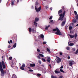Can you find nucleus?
<instances>
[{"label":"nucleus","mask_w":78,"mask_h":78,"mask_svg":"<svg viewBox=\"0 0 78 78\" xmlns=\"http://www.w3.org/2000/svg\"><path fill=\"white\" fill-rule=\"evenodd\" d=\"M55 60L56 61H57V63H59V62H61V59L60 58H56L55 59Z\"/></svg>","instance_id":"nucleus-7"},{"label":"nucleus","mask_w":78,"mask_h":78,"mask_svg":"<svg viewBox=\"0 0 78 78\" xmlns=\"http://www.w3.org/2000/svg\"><path fill=\"white\" fill-rule=\"evenodd\" d=\"M64 20V21H63L61 24V27H63V26H64V25H65V23H66V19H65Z\"/></svg>","instance_id":"nucleus-6"},{"label":"nucleus","mask_w":78,"mask_h":78,"mask_svg":"<svg viewBox=\"0 0 78 78\" xmlns=\"http://www.w3.org/2000/svg\"><path fill=\"white\" fill-rule=\"evenodd\" d=\"M53 31H57L56 33H55L57 35H59V36H60V35H62V34L61 32H60V30H59L58 27H56L55 29H53Z\"/></svg>","instance_id":"nucleus-3"},{"label":"nucleus","mask_w":78,"mask_h":78,"mask_svg":"<svg viewBox=\"0 0 78 78\" xmlns=\"http://www.w3.org/2000/svg\"><path fill=\"white\" fill-rule=\"evenodd\" d=\"M53 22V20H51L50 21V22L49 23H52Z\"/></svg>","instance_id":"nucleus-36"},{"label":"nucleus","mask_w":78,"mask_h":78,"mask_svg":"<svg viewBox=\"0 0 78 78\" xmlns=\"http://www.w3.org/2000/svg\"><path fill=\"white\" fill-rule=\"evenodd\" d=\"M45 7L46 8V9H48V7H47V6H46Z\"/></svg>","instance_id":"nucleus-57"},{"label":"nucleus","mask_w":78,"mask_h":78,"mask_svg":"<svg viewBox=\"0 0 78 78\" xmlns=\"http://www.w3.org/2000/svg\"><path fill=\"white\" fill-rule=\"evenodd\" d=\"M22 67H25V64H23L22 65Z\"/></svg>","instance_id":"nucleus-38"},{"label":"nucleus","mask_w":78,"mask_h":78,"mask_svg":"<svg viewBox=\"0 0 78 78\" xmlns=\"http://www.w3.org/2000/svg\"><path fill=\"white\" fill-rule=\"evenodd\" d=\"M73 62V61H71L69 62V66H72L73 65V62Z\"/></svg>","instance_id":"nucleus-9"},{"label":"nucleus","mask_w":78,"mask_h":78,"mask_svg":"<svg viewBox=\"0 0 78 78\" xmlns=\"http://www.w3.org/2000/svg\"><path fill=\"white\" fill-rule=\"evenodd\" d=\"M51 78H57V77L56 76H53V75L51 76Z\"/></svg>","instance_id":"nucleus-21"},{"label":"nucleus","mask_w":78,"mask_h":78,"mask_svg":"<svg viewBox=\"0 0 78 78\" xmlns=\"http://www.w3.org/2000/svg\"><path fill=\"white\" fill-rule=\"evenodd\" d=\"M69 36H70V38L71 39H73L74 37L75 38V39H76V37H77V34L76 33L74 35H71L70 34H69Z\"/></svg>","instance_id":"nucleus-4"},{"label":"nucleus","mask_w":78,"mask_h":78,"mask_svg":"<svg viewBox=\"0 0 78 78\" xmlns=\"http://www.w3.org/2000/svg\"><path fill=\"white\" fill-rule=\"evenodd\" d=\"M38 62L39 63V64H41L42 63V62H41V61L39 60L38 61Z\"/></svg>","instance_id":"nucleus-46"},{"label":"nucleus","mask_w":78,"mask_h":78,"mask_svg":"<svg viewBox=\"0 0 78 78\" xmlns=\"http://www.w3.org/2000/svg\"><path fill=\"white\" fill-rule=\"evenodd\" d=\"M68 59H70V56H69L68 57Z\"/></svg>","instance_id":"nucleus-56"},{"label":"nucleus","mask_w":78,"mask_h":78,"mask_svg":"<svg viewBox=\"0 0 78 78\" xmlns=\"http://www.w3.org/2000/svg\"><path fill=\"white\" fill-rule=\"evenodd\" d=\"M42 59L43 62H45V59L44 58H42Z\"/></svg>","instance_id":"nucleus-31"},{"label":"nucleus","mask_w":78,"mask_h":78,"mask_svg":"<svg viewBox=\"0 0 78 78\" xmlns=\"http://www.w3.org/2000/svg\"><path fill=\"white\" fill-rule=\"evenodd\" d=\"M20 69L21 70H25V68H24V67H22V66H21L20 68Z\"/></svg>","instance_id":"nucleus-24"},{"label":"nucleus","mask_w":78,"mask_h":78,"mask_svg":"<svg viewBox=\"0 0 78 78\" xmlns=\"http://www.w3.org/2000/svg\"><path fill=\"white\" fill-rule=\"evenodd\" d=\"M35 9L37 12H39L41 11V7L40 6L38 9H37L36 7V6H35Z\"/></svg>","instance_id":"nucleus-5"},{"label":"nucleus","mask_w":78,"mask_h":78,"mask_svg":"<svg viewBox=\"0 0 78 78\" xmlns=\"http://www.w3.org/2000/svg\"><path fill=\"white\" fill-rule=\"evenodd\" d=\"M40 37L41 38H42V39H43L44 37V35L43 34H41Z\"/></svg>","instance_id":"nucleus-22"},{"label":"nucleus","mask_w":78,"mask_h":78,"mask_svg":"<svg viewBox=\"0 0 78 78\" xmlns=\"http://www.w3.org/2000/svg\"><path fill=\"white\" fill-rule=\"evenodd\" d=\"M39 19L37 17H36L35 18V22H38L39 21Z\"/></svg>","instance_id":"nucleus-11"},{"label":"nucleus","mask_w":78,"mask_h":78,"mask_svg":"<svg viewBox=\"0 0 78 78\" xmlns=\"http://www.w3.org/2000/svg\"><path fill=\"white\" fill-rule=\"evenodd\" d=\"M60 71L61 72H62V73H64V71H63V70H62V69H60Z\"/></svg>","instance_id":"nucleus-25"},{"label":"nucleus","mask_w":78,"mask_h":78,"mask_svg":"<svg viewBox=\"0 0 78 78\" xmlns=\"http://www.w3.org/2000/svg\"><path fill=\"white\" fill-rule=\"evenodd\" d=\"M46 27L45 28V30H48L49 27H50V25H49L48 26V27H47V26H46Z\"/></svg>","instance_id":"nucleus-16"},{"label":"nucleus","mask_w":78,"mask_h":78,"mask_svg":"<svg viewBox=\"0 0 78 78\" xmlns=\"http://www.w3.org/2000/svg\"><path fill=\"white\" fill-rule=\"evenodd\" d=\"M13 41H16V37H14V39L13 40Z\"/></svg>","instance_id":"nucleus-34"},{"label":"nucleus","mask_w":78,"mask_h":78,"mask_svg":"<svg viewBox=\"0 0 78 78\" xmlns=\"http://www.w3.org/2000/svg\"><path fill=\"white\" fill-rule=\"evenodd\" d=\"M10 41L11 44H12V40H10Z\"/></svg>","instance_id":"nucleus-48"},{"label":"nucleus","mask_w":78,"mask_h":78,"mask_svg":"<svg viewBox=\"0 0 78 78\" xmlns=\"http://www.w3.org/2000/svg\"><path fill=\"white\" fill-rule=\"evenodd\" d=\"M56 58H57V59L58 58H59V57H58V56H56Z\"/></svg>","instance_id":"nucleus-63"},{"label":"nucleus","mask_w":78,"mask_h":78,"mask_svg":"<svg viewBox=\"0 0 78 78\" xmlns=\"http://www.w3.org/2000/svg\"><path fill=\"white\" fill-rule=\"evenodd\" d=\"M32 31L33 32V33H36V32H35V30L34 29H32Z\"/></svg>","instance_id":"nucleus-18"},{"label":"nucleus","mask_w":78,"mask_h":78,"mask_svg":"<svg viewBox=\"0 0 78 78\" xmlns=\"http://www.w3.org/2000/svg\"><path fill=\"white\" fill-rule=\"evenodd\" d=\"M29 71L30 72H33V70H32V69H30L29 70Z\"/></svg>","instance_id":"nucleus-47"},{"label":"nucleus","mask_w":78,"mask_h":78,"mask_svg":"<svg viewBox=\"0 0 78 78\" xmlns=\"http://www.w3.org/2000/svg\"><path fill=\"white\" fill-rule=\"evenodd\" d=\"M41 66H42V67H44V65H41Z\"/></svg>","instance_id":"nucleus-61"},{"label":"nucleus","mask_w":78,"mask_h":78,"mask_svg":"<svg viewBox=\"0 0 78 78\" xmlns=\"http://www.w3.org/2000/svg\"><path fill=\"white\" fill-rule=\"evenodd\" d=\"M69 30H71L73 29V27L72 26H69Z\"/></svg>","instance_id":"nucleus-17"},{"label":"nucleus","mask_w":78,"mask_h":78,"mask_svg":"<svg viewBox=\"0 0 78 78\" xmlns=\"http://www.w3.org/2000/svg\"><path fill=\"white\" fill-rule=\"evenodd\" d=\"M32 22L34 23V22H35V20H33L32 21Z\"/></svg>","instance_id":"nucleus-52"},{"label":"nucleus","mask_w":78,"mask_h":78,"mask_svg":"<svg viewBox=\"0 0 78 78\" xmlns=\"http://www.w3.org/2000/svg\"><path fill=\"white\" fill-rule=\"evenodd\" d=\"M47 50L48 52H49V53H50L51 52L50 51V49L48 48H47Z\"/></svg>","instance_id":"nucleus-23"},{"label":"nucleus","mask_w":78,"mask_h":78,"mask_svg":"<svg viewBox=\"0 0 78 78\" xmlns=\"http://www.w3.org/2000/svg\"><path fill=\"white\" fill-rule=\"evenodd\" d=\"M11 5H14V1H12L11 2Z\"/></svg>","instance_id":"nucleus-27"},{"label":"nucleus","mask_w":78,"mask_h":78,"mask_svg":"<svg viewBox=\"0 0 78 78\" xmlns=\"http://www.w3.org/2000/svg\"><path fill=\"white\" fill-rule=\"evenodd\" d=\"M46 43H47V42L45 41L43 42V44H46Z\"/></svg>","instance_id":"nucleus-41"},{"label":"nucleus","mask_w":78,"mask_h":78,"mask_svg":"<svg viewBox=\"0 0 78 78\" xmlns=\"http://www.w3.org/2000/svg\"><path fill=\"white\" fill-rule=\"evenodd\" d=\"M60 69H63V66H61L60 67Z\"/></svg>","instance_id":"nucleus-53"},{"label":"nucleus","mask_w":78,"mask_h":78,"mask_svg":"<svg viewBox=\"0 0 78 78\" xmlns=\"http://www.w3.org/2000/svg\"><path fill=\"white\" fill-rule=\"evenodd\" d=\"M12 78H17V76H16L14 74H13L12 75Z\"/></svg>","instance_id":"nucleus-15"},{"label":"nucleus","mask_w":78,"mask_h":78,"mask_svg":"<svg viewBox=\"0 0 78 78\" xmlns=\"http://www.w3.org/2000/svg\"><path fill=\"white\" fill-rule=\"evenodd\" d=\"M76 50L75 49V48H73L72 49V51H75Z\"/></svg>","instance_id":"nucleus-29"},{"label":"nucleus","mask_w":78,"mask_h":78,"mask_svg":"<svg viewBox=\"0 0 78 78\" xmlns=\"http://www.w3.org/2000/svg\"><path fill=\"white\" fill-rule=\"evenodd\" d=\"M36 5H38V2H36L35 4Z\"/></svg>","instance_id":"nucleus-49"},{"label":"nucleus","mask_w":78,"mask_h":78,"mask_svg":"<svg viewBox=\"0 0 78 78\" xmlns=\"http://www.w3.org/2000/svg\"><path fill=\"white\" fill-rule=\"evenodd\" d=\"M73 23H76V20L75 18H74L73 20Z\"/></svg>","instance_id":"nucleus-13"},{"label":"nucleus","mask_w":78,"mask_h":78,"mask_svg":"<svg viewBox=\"0 0 78 78\" xmlns=\"http://www.w3.org/2000/svg\"><path fill=\"white\" fill-rule=\"evenodd\" d=\"M30 66L31 67H34L36 66V65H35V64L34 63H33L32 64L31 63L30 65Z\"/></svg>","instance_id":"nucleus-8"},{"label":"nucleus","mask_w":78,"mask_h":78,"mask_svg":"<svg viewBox=\"0 0 78 78\" xmlns=\"http://www.w3.org/2000/svg\"><path fill=\"white\" fill-rule=\"evenodd\" d=\"M62 9H64V6H62Z\"/></svg>","instance_id":"nucleus-50"},{"label":"nucleus","mask_w":78,"mask_h":78,"mask_svg":"<svg viewBox=\"0 0 78 78\" xmlns=\"http://www.w3.org/2000/svg\"><path fill=\"white\" fill-rule=\"evenodd\" d=\"M42 72L43 73H46V71L45 70H43L42 71Z\"/></svg>","instance_id":"nucleus-32"},{"label":"nucleus","mask_w":78,"mask_h":78,"mask_svg":"<svg viewBox=\"0 0 78 78\" xmlns=\"http://www.w3.org/2000/svg\"><path fill=\"white\" fill-rule=\"evenodd\" d=\"M49 66L50 67V68H51V64L49 65Z\"/></svg>","instance_id":"nucleus-59"},{"label":"nucleus","mask_w":78,"mask_h":78,"mask_svg":"<svg viewBox=\"0 0 78 78\" xmlns=\"http://www.w3.org/2000/svg\"><path fill=\"white\" fill-rule=\"evenodd\" d=\"M52 7H51V8H50V10H51V11H52Z\"/></svg>","instance_id":"nucleus-54"},{"label":"nucleus","mask_w":78,"mask_h":78,"mask_svg":"<svg viewBox=\"0 0 78 78\" xmlns=\"http://www.w3.org/2000/svg\"><path fill=\"white\" fill-rule=\"evenodd\" d=\"M52 18H53V17L52 16H51L49 18V19H50V20H51V19H52Z\"/></svg>","instance_id":"nucleus-42"},{"label":"nucleus","mask_w":78,"mask_h":78,"mask_svg":"<svg viewBox=\"0 0 78 78\" xmlns=\"http://www.w3.org/2000/svg\"><path fill=\"white\" fill-rule=\"evenodd\" d=\"M39 55L40 56H41V57H44V55L41 54H39Z\"/></svg>","instance_id":"nucleus-28"},{"label":"nucleus","mask_w":78,"mask_h":78,"mask_svg":"<svg viewBox=\"0 0 78 78\" xmlns=\"http://www.w3.org/2000/svg\"><path fill=\"white\" fill-rule=\"evenodd\" d=\"M28 69H31V68H30V67H28Z\"/></svg>","instance_id":"nucleus-64"},{"label":"nucleus","mask_w":78,"mask_h":78,"mask_svg":"<svg viewBox=\"0 0 78 78\" xmlns=\"http://www.w3.org/2000/svg\"><path fill=\"white\" fill-rule=\"evenodd\" d=\"M10 47H11V46L10 45L8 46V48H10Z\"/></svg>","instance_id":"nucleus-60"},{"label":"nucleus","mask_w":78,"mask_h":78,"mask_svg":"<svg viewBox=\"0 0 78 78\" xmlns=\"http://www.w3.org/2000/svg\"><path fill=\"white\" fill-rule=\"evenodd\" d=\"M28 29L29 33H31V31H32V29H31V27H29Z\"/></svg>","instance_id":"nucleus-14"},{"label":"nucleus","mask_w":78,"mask_h":78,"mask_svg":"<svg viewBox=\"0 0 78 78\" xmlns=\"http://www.w3.org/2000/svg\"><path fill=\"white\" fill-rule=\"evenodd\" d=\"M55 72L56 74H57L58 73H60V71H57L55 70Z\"/></svg>","instance_id":"nucleus-12"},{"label":"nucleus","mask_w":78,"mask_h":78,"mask_svg":"<svg viewBox=\"0 0 78 78\" xmlns=\"http://www.w3.org/2000/svg\"><path fill=\"white\" fill-rule=\"evenodd\" d=\"M75 54H78V49L75 52Z\"/></svg>","instance_id":"nucleus-30"},{"label":"nucleus","mask_w":78,"mask_h":78,"mask_svg":"<svg viewBox=\"0 0 78 78\" xmlns=\"http://www.w3.org/2000/svg\"><path fill=\"white\" fill-rule=\"evenodd\" d=\"M37 51H38V52H40V50L38 48L37 49Z\"/></svg>","instance_id":"nucleus-44"},{"label":"nucleus","mask_w":78,"mask_h":78,"mask_svg":"<svg viewBox=\"0 0 78 78\" xmlns=\"http://www.w3.org/2000/svg\"><path fill=\"white\" fill-rule=\"evenodd\" d=\"M62 9H60V10L58 11V15H59L60 17L59 18L58 20H63V19H64V16H65V13H66V11H64L63 13H62Z\"/></svg>","instance_id":"nucleus-2"},{"label":"nucleus","mask_w":78,"mask_h":78,"mask_svg":"<svg viewBox=\"0 0 78 78\" xmlns=\"http://www.w3.org/2000/svg\"><path fill=\"white\" fill-rule=\"evenodd\" d=\"M12 57H9V59H10V60H12Z\"/></svg>","instance_id":"nucleus-39"},{"label":"nucleus","mask_w":78,"mask_h":78,"mask_svg":"<svg viewBox=\"0 0 78 78\" xmlns=\"http://www.w3.org/2000/svg\"><path fill=\"white\" fill-rule=\"evenodd\" d=\"M37 58H38V59H41V57H40V56H37Z\"/></svg>","instance_id":"nucleus-45"},{"label":"nucleus","mask_w":78,"mask_h":78,"mask_svg":"<svg viewBox=\"0 0 78 78\" xmlns=\"http://www.w3.org/2000/svg\"><path fill=\"white\" fill-rule=\"evenodd\" d=\"M34 23L35 27H37V23H36V22H34Z\"/></svg>","instance_id":"nucleus-26"},{"label":"nucleus","mask_w":78,"mask_h":78,"mask_svg":"<svg viewBox=\"0 0 78 78\" xmlns=\"http://www.w3.org/2000/svg\"><path fill=\"white\" fill-rule=\"evenodd\" d=\"M76 18L77 20H78V15H77L76 16Z\"/></svg>","instance_id":"nucleus-37"},{"label":"nucleus","mask_w":78,"mask_h":78,"mask_svg":"<svg viewBox=\"0 0 78 78\" xmlns=\"http://www.w3.org/2000/svg\"><path fill=\"white\" fill-rule=\"evenodd\" d=\"M70 33H71V34H72V33H73V31L71 30H70Z\"/></svg>","instance_id":"nucleus-51"},{"label":"nucleus","mask_w":78,"mask_h":78,"mask_svg":"<svg viewBox=\"0 0 78 78\" xmlns=\"http://www.w3.org/2000/svg\"><path fill=\"white\" fill-rule=\"evenodd\" d=\"M66 49L68 50H70V48H69V47H66Z\"/></svg>","instance_id":"nucleus-43"},{"label":"nucleus","mask_w":78,"mask_h":78,"mask_svg":"<svg viewBox=\"0 0 78 78\" xmlns=\"http://www.w3.org/2000/svg\"><path fill=\"white\" fill-rule=\"evenodd\" d=\"M59 54H60V56H62V53L61 52H60L59 53Z\"/></svg>","instance_id":"nucleus-40"},{"label":"nucleus","mask_w":78,"mask_h":78,"mask_svg":"<svg viewBox=\"0 0 78 78\" xmlns=\"http://www.w3.org/2000/svg\"><path fill=\"white\" fill-rule=\"evenodd\" d=\"M69 46H73V45H74V44H73V43H70L69 44Z\"/></svg>","instance_id":"nucleus-20"},{"label":"nucleus","mask_w":78,"mask_h":78,"mask_svg":"<svg viewBox=\"0 0 78 78\" xmlns=\"http://www.w3.org/2000/svg\"><path fill=\"white\" fill-rule=\"evenodd\" d=\"M59 78H62V76H60L59 77Z\"/></svg>","instance_id":"nucleus-55"},{"label":"nucleus","mask_w":78,"mask_h":78,"mask_svg":"<svg viewBox=\"0 0 78 78\" xmlns=\"http://www.w3.org/2000/svg\"><path fill=\"white\" fill-rule=\"evenodd\" d=\"M16 45H17V43H16L15 44H14L13 45V47L14 48H16Z\"/></svg>","instance_id":"nucleus-19"},{"label":"nucleus","mask_w":78,"mask_h":78,"mask_svg":"<svg viewBox=\"0 0 78 78\" xmlns=\"http://www.w3.org/2000/svg\"><path fill=\"white\" fill-rule=\"evenodd\" d=\"M17 3H18L19 2V0H17Z\"/></svg>","instance_id":"nucleus-58"},{"label":"nucleus","mask_w":78,"mask_h":78,"mask_svg":"<svg viewBox=\"0 0 78 78\" xmlns=\"http://www.w3.org/2000/svg\"><path fill=\"white\" fill-rule=\"evenodd\" d=\"M37 76H41V74H37Z\"/></svg>","instance_id":"nucleus-33"},{"label":"nucleus","mask_w":78,"mask_h":78,"mask_svg":"<svg viewBox=\"0 0 78 78\" xmlns=\"http://www.w3.org/2000/svg\"><path fill=\"white\" fill-rule=\"evenodd\" d=\"M47 61L48 62H50V58L49 57H46Z\"/></svg>","instance_id":"nucleus-10"},{"label":"nucleus","mask_w":78,"mask_h":78,"mask_svg":"<svg viewBox=\"0 0 78 78\" xmlns=\"http://www.w3.org/2000/svg\"><path fill=\"white\" fill-rule=\"evenodd\" d=\"M8 43H9V44H10V41H8Z\"/></svg>","instance_id":"nucleus-62"},{"label":"nucleus","mask_w":78,"mask_h":78,"mask_svg":"<svg viewBox=\"0 0 78 78\" xmlns=\"http://www.w3.org/2000/svg\"><path fill=\"white\" fill-rule=\"evenodd\" d=\"M74 13L75 15H77V12H76V11H74Z\"/></svg>","instance_id":"nucleus-35"},{"label":"nucleus","mask_w":78,"mask_h":78,"mask_svg":"<svg viewBox=\"0 0 78 78\" xmlns=\"http://www.w3.org/2000/svg\"><path fill=\"white\" fill-rule=\"evenodd\" d=\"M6 69V65L4 61H2L1 62H0V71L1 73L2 76H4L5 74H6V71H5L4 69Z\"/></svg>","instance_id":"nucleus-1"}]
</instances>
